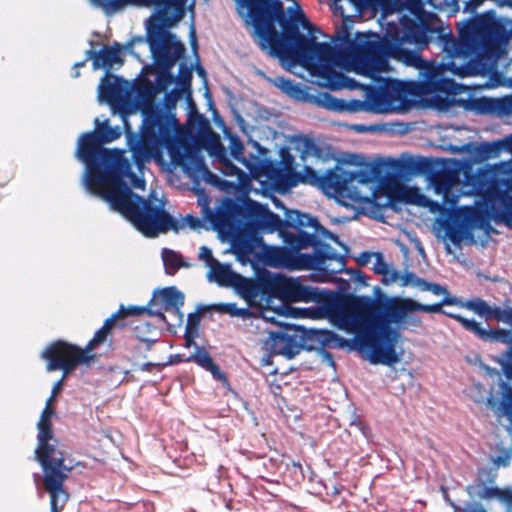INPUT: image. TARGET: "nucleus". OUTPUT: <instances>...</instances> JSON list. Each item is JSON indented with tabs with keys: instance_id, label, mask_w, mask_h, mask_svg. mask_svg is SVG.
I'll return each mask as SVG.
<instances>
[{
	"instance_id": "nucleus-1",
	"label": "nucleus",
	"mask_w": 512,
	"mask_h": 512,
	"mask_svg": "<svg viewBox=\"0 0 512 512\" xmlns=\"http://www.w3.org/2000/svg\"><path fill=\"white\" fill-rule=\"evenodd\" d=\"M459 298L447 295L440 302L422 304L411 298L386 297L375 300L368 296H353L338 311L340 327L355 335L359 349L372 364L393 366L400 362L396 351L400 336L398 329L418 328L422 325L414 312L441 313L457 321L461 327L481 341H506L504 331L482 328L480 322L460 314L448 312L443 306L459 307Z\"/></svg>"
},
{
	"instance_id": "nucleus-2",
	"label": "nucleus",
	"mask_w": 512,
	"mask_h": 512,
	"mask_svg": "<svg viewBox=\"0 0 512 512\" xmlns=\"http://www.w3.org/2000/svg\"><path fill=\"white\" fill-rule=\"evenodd\" d=\"M95 125L93 131L79 137L76 150V157L86 166L87 188L147 237L177 231L179 224L173 216L163 207L134 193L123 180L130 169L123 151L104 147L121 136L119 127H111L108 119L103 123L96 119Z\"/></svg>"
},
{
	"instance_id": "nucleus-3",
	"label": "nucleus",
	"mask_w": 512,
	"mask_h": 512,
	"mask_svg": "<svg viewBox=\"0 0 512 512\" xmlns=\"http://www.w3.org/2000/svg\"><path fill=\"white\" fill-rule=\"evenodd\" d=\"M249 216L266 233L277 231L284 247H270L266 251V262L270 266L291 270H328V262H336L329 271L333 274L345 270L346 257L338 254L321 238L330 239L348 252V247L339 237L320 224L318 219L297 210H287L285 219L272 212L266 205L251 201Z\"/></svg>"
},
{
	"instance_id": "nucleus-4",
	"label": "nucleus",
	"mask_w": 512,
	"mask_h": 512,
	"mask_svg": "<svg viewBox=\"0 0 512 512\" xmlns=\"http://www.w3.org/2000/svg\"><path fill=\"white\" fill-rule=\"evenodd\" d=\"M240 15L253 26L262 50L277 57L295 54L305 60H315L320 76L327 79L343 77L333 70L334 46L327 42H317L314 36L307 37L300 33V25L310 34L315 30L302 12L289 19L280 0H256L244 6Z\"/></svg>"
},
{
	"instance_id": "nucleus-5",
	"label": "nucleus",
	"mask_w": 512,
	"mask_h": 512,
	"mask_svg": "<svg viewBox=\"0 0 512 512\" xmlns=\"http://www.w3.org/2000/svg\"><path fill=\"white\" fill-rule=\"evenodd\" d=\"M508 40L505 26L492 15L483 14L470 20L459 32L456 39L449 33L441 36L443 52L449 58L446 63L435 62L422 64V90L425 93L454 92L455 81L443 76L445 71L454 75L465 76L471 70H477L483 59L497 57L501 47Z\"/></svg>"
},
{
	"instance_id": "nucleus-6",
	"label": "nucleus",
	"mask_w": 512,
	"mask_h": 512,
	"mask_svg": "<svg viewBox=\"0 0 512 512\" xmlns=\"http://www.w3.org/2000/svg\"><path fill=\"white\" fill-rule=\"evenodd\" d=\"M91 4L107 15L121 11L128 4L153 6L155 14L146 25V41L159 69L166 73L171 82L169 71L185 54V46L176 39L169 28L175 26L184 16L187 0H89Z\"/></svg>"
},
{
	"instance_id": "nucleus-7",
	"label": "nucleus",
	"mask_w": 512,
	"mask_h": 512,
	"mask_svg": "<svg viewBox=\"0 0 512 512\" xmlns=\"http://www.w3.org/2000/svg\"><path fill=\"white\" fill-rule=\"evenodd\" d=\"M155 93V86L149 80L135 86L144 118L140 134H127V144L137 164L149 160L158 148H170L175 142L178 121L175 115L154 102Z\"/></svg>"
},
{
	"instance_id": "nucleus-8",
	"label": "nucleus",
	"mask_w": 512,
	"mask_h": 512,
	"mask_svg": "<svg viewBox=\"0 0 512 512\" xmlns=\"http://www.w3.org/2000/svg\"><path fill=\"white\" fill-rule=\"evenodd\" d=\"M406 45H409L408 42L402 40L398 32L389 26L381 41L356 44L354 66L357 71L366 76L379 72L384 58H392L408 66L421 67L424 60L420 53L415 49L406 48Z\"/></svg>"
},
{
	"instance_id": "nucleus-9",
	"label": "nucleus",
	"mask_w": 512,
	"mask_h": 512,
	"mask_svg": "<svg viewBox=\"0 0 512 512\" xmlns=\"http://www.w3.org/2000/svg\"><path fill=\"white\" fill-rule=\"evenodd\" d=\"M459 307L474 312L487 322L481 324L482 328H488L491 331H504L507 333L506 341H487L488 343L506 344L505 351L498 358L502 373L508 380H512V307L501 308L500 306L490 305L485 300L475 297L468 300L459 299Z\"/></svg>"
},
{
	"instance_id": "nucleus-10",
	"label": "nucleus",
	"mask_w": 512,
	"mask_h": 512,
	"mask_svg": "<svg viewBox=\"0 0 512 512\" xmlns=\"http://www.w3.org/2000/svg\"><path fill=\"white\" fill-rule=\"evenodd\" d=\"M402 8L409 11L415 18L404 15L400 18V27L391 24L389 26L398 32L402 40L413 45L420 53L438 33L434 25L437 16L425 10L422 0H405Z\"/></svg>"
},
{
	"instance_id": "nucleus-11",
	"label": "nucleus",
	"mask_w": 512,
	"mask_h": 512,
	"mask_svg": "<svg viewBox=\"0 0 512 512\" xmlns=\"http://www.w3.org/2000/svg\"><path fill=\"white\" fill-rule=\"evenodd\" d=\"M37 429L38 444L35 450V458L42 467L44 477L68 478L71 468L66 467L63 453L57 450L53 444H50V440L53 439L51 417L40 416Z\"/></svg>"
},
{
	"instance_id": "nucleus-12",
	"label": "nucleus",
	"mask_w": 512,
	"mask_h": 512,
	"mask_svg": "<svg viewBox=\"0 0 512 512\" xmlns=\"http://www.w3.org/2000/svg\"><path fill=\"white\" fill-rule=\"evenodd\" d=\"M41 358L46 361L47 372L61 370L63 378H67L78 365L93 360L94 355L87 354V351L77 345L58 339L43 350Z\"/></svg>"
},
{
	"instance_id": "nucleus-13",
	"label": "nucleus",
	"mask_w": 512,
	"mask_h": 512,
	"mask_svg": "<svg viewBox=\"0 0 512 512\" xmlns=\"http://www.w3.org/2000/svg\"><path fill=\"white\" fill-rule=\"evenodd\" d=\"M434 163L428 174L429 181L435 194L442 196L443 205L452 210L459 200V195L453 189L460 185V173L464 167L455 159H440Z\"/></svg>"
},
{
	"instance_id": "nucleus-14",
	"label": "nucleus",
	"mask_w": 512,
	"mask_h": 512,
	"mask_svg": "<svg viewBox=\"0 0 512 512\" xmlns=\"http://www.w3.org/2000/svg\"><path fill=\"white\" fill-rule=\"evenodd\" d=\"M184 301V294L176 287L170 286L155 291L147 306H137V308H144L143 314L158 317L170 325L164 314L167 312L174 321L173 326H181L184 317L181 307Z\"/></svg>"
},
{
	"instance_id": "nucleus-15",
	"label": "nucleus",
	"mask_w": 512,
	"mask_h": 512,
	"mask_svg": "<svg viewBox=\"0 0 512 512\" xmlns=\"http://www.w3.org/2000/svg\"><path fill=\"white\" fill-rule=\"evenodd\" d=\"M412 93V84L398 79H385L378 88L368 91V100L376 113L390 112L398 108Z\"/></svg>"
},
{
	"instance_id": "nucleus-16",
	"label": "nucleus",
	"mask_w": 512,
	"mask_h": 512,
	"mask_svg": "<svg viewBox=\"0 0 512 512\" xmlns=\"http://www.w3.org/2000/svg\"><path fill=\"white\" fill-rule=\"evenodd\" d=\"M463 176V186L467 188L466 193L479 196L485 202L492 197L495 191L499 189L500 184L505 181L499 164L479 169L475 173L471 166H465Z\"/></svg>"
},
{
	"instance_id": "nucleus-17",
	"label": "nucleus",
	"mask_w": 512,
	"mask_h": 512,
	"mask_svg": "<svg viewBox=\"0 0 512 512\" xmlns=\"http://www.w3.org/2000/svg\"><path fill=\"white\" fill-rule=\"evenodd\" d=\"M143 311L144 308H137L135 305L125 307L121 304L119 309L104 321L102 327L95 332L83 350L89 354L92 350L106 342L114 327H124L127 317L143 315Z\"/></svg>"
},
{
	"instance_id": "nucleus-18",
	"label": "nucleus",
	"mask_w": 512,
	"mask_h": 512,
	"mask_svg": "<svg viewBox=\"0 0 512 512\" xmlns=\"http://www.w3.org/2000/svg\"><path fill=\"white\" fill-rule=\"evenodd\" d=\"M380 174V169L377 165L369 164L363 167L360 170L356 171H348L344 169H340L337 171L338 179V190H336V195L349 198L353 201L359 200L358 195H353L351 193V185L354 181L360 184H367L372 182L376 177Z\"/></svg>"
},
{
	"instance_id": "nucleus-19",
	"label": "nucleus",
	"mask_w": 512,
	"mask_h": 512,
	"mask_svg": "<svg viewBox=\"0 0 512 512\" xmlns=\"http://www.w3.org/2000/svg\"><path fill=\"white\" fill-rule=\"evenodd\" d=\"M323 299V292L318 288L302 284L299 280L284 278L281 298L283 302H320Z\"/></svg>"
},
{
	"instance_id": "nucleus-20",
	"label": "nucleus",
	"mask_w": 512,
	"mask_h": 512,
	"mask_svg": "<svg viewBox=\"0 0 512 512\" xmlns=\"http://www.w3.org/2000/svg\"><path fill=\"white\" fill-rule=\"evenodd\" d=\"M123 50L124 46L115 41L111 45H104L99 51H94L92 49L87 50L86 60H92V67L94 70L105 69L109 72L115 65H123Z\"/></svg>"
},
{
	"instance_id": "nucleus-21",
	"label": "nucleus",
	"mask_w": 512,
	"mask_h": 512,
	"mask_svg": "<svg viewBox=\"0 0 512 512\" xmlns=\"http://www.w3.org/2000/svg\"><path fill=\"white\" fill-rule=\"evenodd\" d=\"M181 362L196 363L201 368L209 371L214 379L222 382L223 384L228 383L226 374L221 371L219 366L213 361L210 353L204 347L196 346L195 351L186 358L180 354L175 355L167 364H176Z\"/></svg>"
},
{
	"instance_id": "nucleus-22",
	"label": "nucleus",
	"mask_w": 512,
	"mask_h": 512,
	"mask_svg": "<svg viewBox=\"0 0 512 512\" xmlns=\"http://www.w3.org/2000/svg\"><path fill=\"white\" fill-rule=\"evenodd\" d=\"M338 179L337 171L329 170L325 175H319L310 166H305L303 172L293 174L292 185L296 186L298 183L310 184L322 189L331 190L336 194L339 184Z\"/></svg>"
},
{
	"instance_id": "nucleus-23",
	"label": "nucleus",
	"mask_w": 512,
	"mask_h": 512,
	"mask_svg": "<svg viewBox=\"0 0 512 512\" xmlns=\"http://www.w3.org/2000/svg\"><path fill=\"white\" fill-rule=\"evenodd\" d=\"M499 391L501 394L500 399L491 392L485 404L498 421L503 417H507L512 424V385L506 381H500Z\"/></svg>"
},
{
	"instance_id": "nucleus-24",
	"label": "nucleus",
	"mask_w": 512,
	"mask_h": 512,
	"mask_svg": "<svg viewBox=\"0 0 512 512\" xmlns=\"http://www.w3.org/2000/svg\"><path fill=\"white\" fill-rule=\"evenodd\" d=\"M496 217L512 222V184L504 181L487 201Z\"/></svg>"
},
{
	"instance_id": "nucleus-25",
	"label": "nucleus",
	"mask_w": 512,
	"mask_h": 512,
	"mask_svg": "<svg viewBox=\"0 0 512 512\" xmlns=\"http://www.w3.org/2000/svg\"><path fill=\"white\" fill-rule=\"evenodd\" d=\"M66 479H55L54 476L43 477L44 489L50 494L51 512H61L69 499V493L64 488Z\"/></svg>"
},
{
	"instance_id": "nucleus-26",
	"label": "nucleus",
	"mask_w": 512,
	"mask_h": 512,
	"mask_svg": "<svg viewBox=\"0 0 512 512\" xmlns=\"http://www.w3.org/2000/svg\"><path fill=\"white\" fill-rule=\"evenodd\" d=\"M208 202L209 201L206 200L205 210L206 213L209 214L208 218L214 228L221 232H230L234 230L236 227V212L238 211L239 207L231 202L225 209L212 212L208 207Z\"/></svg>"
},
{
	"instance_id": "nucleus-27",
	"label": "nucleus",
	"mask_w": 512,
	"mask_h": 512,
	"mask_svg": "<svg viewBox=\"0 0 512 512\" xmlns=\"http://www.w3.org/2000/svg\"><path fill=\"white\" fill-rule=\"evenodd\" d=\"M285 276L282 274H272L263 269L257 274V283L259 287V295L268 298H281L283 283Z\"/></svg>"
},
{
	"instance_id": "nucleus-28",
	"label": "nucleus",
	"mask_w": 512,
	"mask_h": 512,
	"mask_svg": "<svg viewBox=\"0 0 512 512\" xmlns=\"http://www.w3.org/2000/svg\"><path fill=\"white\" fill-rule=\"evenodd\" d=\"M511 139L512 134L506 137L504 140L482 142L480 144L473 146L470 152L478 161H486L490 158L497 157L503 149H506L512 153V149L510 146Z\"/></svg>"
},
{
	"instance_id": "nucleus-29",
	"label": "nucleus",
	"mask_w": 512,
	"mask_h": 512,
	"mask_svg": "<svg viewBox=\"0 0 512 512\" xmlns=\"http://www.w3.org/2000/svg\"><path fill=\"white\" fill-rule=\"evenodd\" d=\"M267 81L295 101H307L309 98L306 87L289 78L283 76L268 77Z\"/></svg>"
},
{
	"instance_id": "nucleus-30",
	"label": "nucleus",
	"mask_w": 512,
	"mask_h": 512,
	"mask_svg": "<svg viewBox=\"0 0 512 512\" xmlns=\"http://www.w3.org/2000/svg\"><path fill=\"white\" fill-rule=\"evenodd\" d=\"M496 480V473L491 468H478L477 477L474 482L466 487V492L471 497H478L484 500V490L494 489L492 486Z\"/></svg>"
},
{
	"instance_id": "nucleus-31",
	"label": "nucleus",
	"mask_w": 512,
	"mask_h": 512,
	"mask_svg": "<svg viewBox=\"0 0 512 512\" xmlns=\"http://www.w3.org/2000/svg\"><path fill=\"white\" fill-rule=\"evenodd\" d=\"M340 44L334 45V62L333 69L335 67L345 68L349 64L354 65V50L356 49V43L349 38L346 34L339 38Z\"/></svg>"
},
{
	"instance_id": "nucleus-32",
	"label": "nucleus",
	"mask_w": 512,
	"mask_h": 512,
	"mask_svg": "<svg viewBox=\"0 0 512 512\" xmlns=\"http://www.w3.org/2000/svg\"><path fill=\"white\" fill-rule=\"evenodd\" d=\"M262 173L277 188L287 189L293 187L292 178L277 161L266 163L263 166Z\"/></svg>"
},
{
	"instance_id": "nucleus-33",
	"label": "nucleus",
	"mask_w": 512,
	"mask_h": 512,
	"mask_svg": "<svg viewBox=\"0 0 512 512\" xmlns=\"http://www.w3.org/2000/svg\"><path fill=\"white\" fill-rule=\"evenodd\" d=\"M231 287H234L241 297L248 302L254 301L259 296L257 277L251 279L237 273Z\"/></svg>"
},
{
	"instance_id": "nucleus-34",
	"label": "nucleus",
	"mask_w": 512,
	"mask_h": 512,
	"mask_svg": "<svg viewBox=\"0 0 512 512\" xmlns=\"http://www.w3.org/2000/svg\"><path fill=\"white\" fill-rule=\"evenodd\" d=\"M229 264H221L219 261L214 262L208 272L209 281H214L220 286L231 287L236 277Z\"/></svg>"
},
{
	"instance_id": "nucleus-35",
	"label": "nucleus",
	"mask_w": 512,
	"mask_h": 512,
	"mask_svg": "<svg viewBox=\"0 0 512 512\" xmlns=\"http://www.w3.org/2000/svg\"><path fill=\"white\" fill-rule=\"evenodd\" d=\"M434 161L435 160L426 157H409L401 163L400 168L410 174H429L432 166L435 165Z\"/></svg>"
},
{
	"instance_id": "nucleus-36",
	"label": "nucleus",
	"mask_w": 512,
	"mask_h": 512,
	"mask_svg": "<svg viewBox=\"0 0 512 512\" xmlns=\"http://www.w3.org/2000/svg\"><path fill=\"white\" fill-rule=\"evenodd\" d=\"M107 74L99 85V96L106 102L112 104L121 98L120 87L109 79Z\"/></svg>"
},
{
	"instance_id": "nucleus-37",
	"label": "nucleus",
	"mask_w": 512,
	"mask_h": 512,
	"mask_svg": "<svg viewBox=\"0 0 512 512\" xmlns=\"http://www.w3.org/2000/svg\"><path fill=\"white\" fill-rule=\"evenodd\" d=\"M192 77H193V75H192L191 68L187 67L185 63H181L179 66L177 83L182 90L187 91L188 106L191 109H196V105L193 102V99L191 97V92H190Z\"/></svg>"
},
{
	"instance_id": "nucleus-38",
	"label": "nucleus",
	"mask_w": 512,
	"mask_h": 512,
	"mask_svg": "<svg viewBox=\"0 0 512 512\" xmlns=\"http://www.w3.org/2000/svg\"><path fill=\"white\" fill-rule=\"evenodd\" d=\"M162 258L167 274L173 275L184 266L182 255L173 250L163 249Z\"/></svg>"
},
{
	"instance_id": "nucleus-39",
	"label": "nucleus",
	"mask_w": 512,
	"mask_h": 512,
	"mask_svg": "<svg viewBox=\"0 0 512 512\" xmlns=\"http://www.w3.org/2000/svg\"><path fill=\"white\" fill-rule=\"evenodd\" d=\"M483 496L484 500L496 498L506 505L508 510L512 509V488L500 489L495 487L494 489H486Z\"/></svg>"
},
{
	"instance_id": "nucleus-40",
	"label": "nucleus",
	"mask_w": 512,
	"mask_h": 512,
	"mask_svg": "<svg viewBox=\"0 0 512 512\" xmlns=\"http://www.w3.org/2000/svg\"><path fill=\"white\" fill-rule=\"evenodd\" d=\"M278 164L293 178V174H297L295 171V157L291 154L290 149L283 147L280 149V161Z\"/></svg>"
},
{
	"instance_id": "nucleus-41",
	"label": "nucleus",
	"mask_w": 512,
	"mask_h": 512,
	"mask_svg": "<svg viewBox=\"0 0 512 512\" xmlns=\"http://www.w3.org/2000/svg\"><path fill=\"white\" fill-rule=\"evenodd\" d=\"M343 112H350V113H356L360 111H370L372 110V103L368 98L366 100H358V99H351V100H344L343 105Z\"/></svg>"
},
{
	"instance_id": "nucleus-42",
	"label": "nucleus",
	"mask_w": 512,
	"mask_h": 512,
	"mask_svg": "<svg viewBox=\"0 0 512 512\" xmlns=\"http://www.w3.org/2000/svg\"><path fill=\"white\" fill-rule=\"evenodd\" d=\"M153 326L149 323H141L135 327V334L139 342L143 343L146 351H150L153 345L157 342L156 338L145 337L143 331H149Z\"/></svg>"
},
{
	"instance_id": "nucleus-43",
	"label": "nucleus",
	"mask_w": 512,
	"mask_h": 512,
	"mask_svg": "<svg viewBox=\"0 0 512 512\" xmlns=\"http://www.w3.org/2000/svg\"><path fill=\"white\" fill-rule=\"evenodd\" d=\"M270 350L272 354L282 355L287 341V334L278 332L270 335Z\"/></svg>"
},
{
	"instance_id": "nucleus-44",
	"label": "nucleus",
	"mask_w": 512,
	"mask_h": 512,
	"mask_svg": "<svg viewBox=\"0 0 512 512\" xmlns=\"http://www.w3.org/2000/svg\"><path fill=\"white\" fill-rule=\"evenodd\" d=\"M300 158L305 161L308 156H320L321 148L311 138H305L302 143Z\"/></svg>"
},
{
	"instance_id": "nucleus-45",
	"label": "nucleus",
	"mask_w": 512,
	"mask_h": 512,
	"mask_svg": "<svg viewBox=\"0 0 512 512\" xmlns=\"http://www.w3.org/2000/svg\"><path fill=\"white\" fill-rule=\"evenodd\" d=\"M285 343V349L282 355L287 359H292L300 353L302 345L297 342L294 336L287 335V341Z\"/></svg>"
},
{
	"instance_id": "nucleus-46",
	"label": "nucleus",
	"mask_w": 512,
	"mask_h": 512,
	"mask_svg": "<svg viewBox=\"0 0 512 512\" xmlns=\"http://www.w3.org/2000/svg\"><path fill=\"white\" fill-rule=\"evenodd\" d=\"M334 336L335 334L331 331L309 330L304 333V338L315 339L322 343L329 342Z\"/></svg>"
},
{
	"instance_id": "nucleus-47",
	"label": "nucleus",
	"mask_w": 512,
	"mask_h": 512,
	"mask_svg": "<svg viewBox=\"0 0 512 512\" xmlns=\"http://www.w3.org/2000/svg\"><path fill=\"white\" fill-rule=\"evenodd\" d=\"M376 261L373 266V271L376 274L382 275L383 278H387L390 267L389 265L384 261L383 255L381 253H375Z\"/></svg>"
},
{
	"instance_id": "nucleus-48",
	"label": "nucleus",
	"mask_w": 512,
	"mask_h": 512,
	"mask_svg": "<svg viewBox=\"0 0 512 512\" xmlns=\"http://www.w3.org/2000/svg\"><path fill=\"white\" fill-rule=\"evenodd\" d=\"M324 99H325V106L328 109L338 111V112H343L344 99H338L328 93H326L324 95Z\"/></svg>"
},
{
	"instance_id": "nucleus-49",
	"label": "nucleus",
	"mask_w": 512,
	"mask_h": 512,
	"mask_svg": "<svg viewBox=\"0 0 512 512\" xmlns=\"http://www.w3.org/2000/svg\"><path fill=\"white\" fill-rule=\"evenodd\" d=\"M200 320H201L200 312H194V313L188 314L185 331H189V332L198 334Z\"/></svg>"
},
{
	"instance_id": "nucleus-50",
	"label": "nucleus",
	"mask_w": 512,
	"mask_h": 512,
	"mask_svg": "<svg viewBox=\"0 0 512 512\" xmlns=\"http://www.w3.org/2000/svg\"><path fill=\"white\" fill-rule=\"evenodd\" d=\"M445 230L448 238L454 244H458L462 240V231L460 227L456 226L455 224L448 223Z\"/></svg>"
},
{
	"instance_id": "nucleus-51",
	"label": "nucleus",
	"mask_w": 512,
	"mask_h": 512,
	"mask_svg": "<svg viewBox=\"0 0 512 512\" xmlns=\"http://www.w3.org/2000/svg\"><path fill=\"white\" fill-rule=\"evenodd\" d=\"M473 108L481 113L489 112L493 108V101L489 98H479L473 101Z\"/></svg>"
},
{
	"instance_id": "nucleus-52",
	"label": "nucleus",
	"mask_w": 512,
	"mask_h": 512,
	"mask_svg": "<svg viewBox=\"0 0 512 512\" xmlns=\"http://www.w3.org/2000/svg\"><path fill=\"white\" fill-rule=\"evenodd\" d=\"M198 257L200 260L204 261L206 266L209 268L214 264V262L218 261L216 258H214L211 249L207 246L200 247Z\"/></svg>"
},
{
	"instance_id": "nucleus-53",
	"label": "nucleus",
	"mask_w": 512,
	"mask_h": 512,
	"mask_svg": "<svg viewBox=\"0 0 512 512\" xmlns=\"http://www.w3.org/2000/svg\"><path fill=\"white\" fill-rule=\"evenodd\" d=\"M217 312L228 314L232 317L236 315L237 305L235 303H220L214 306Z\"/></svg>"
},
{
	"instance_id": "nucleus-54",
	"label": "nucleus",
	"mask_w": 512,
	"mask_h": 512,
	"mask_svg": "<svg viewBox=\"0 0 512 512\" xmlns=\"http://www.w3.org/2000/svg\"><path fill=\"white\" fill-rule=\"evenodd\" d=\"M222 172L227 176H239L242 173V170L234 165L231 161L226 160L223 162Z\"/></svg>"
},
{
	"instance_id": "nucleus-55",
	"label": "nucleus",
	"mask_w": 512,
	"mask_h": 512,
	"mask_svg": "<svg viewBox=\"0 0 512 512\" xmlns=\"http://www.w3.org/2000/svg\"><path fill=\"white\" fill-rule=\"evenodd\" d=\"M499 168L503 171L505 181L512 184V158L509 161L499 163Z\"/></svg>"
},
{
	"instance_id": "nucleus-56",
	"label": "nucleus",
	"mask_w": 512,
	"mask_h": 512,
	"mask_svg": "<svg viewBox=\"0 0 512 512\" xmlns=\"http://www.w3.org/2000/svg\"><path fill=\"white\" fill-rule=\"evenodd\" d=\"M418 278L419 277L413 272H405L402 276L400 275L403 286L411 285L415 287Z\"/></svg>"
},
{
	"instance_id": "nucleus-57",
	"label": "nucleus",
	"mask_w": 512,
	"mask_h": 512,
	"mask_svg": "<svg viewBox=\"0 0 512 512\" xmlns=\"http://www.w3.org/2000/svg\"><path fill=\"white\" fill-rule=\"evenodd\" d=\"M346 272L351 274L353 279L356 282H358V283H360L362 285H367V282H366L367 277H366L365 273H363L362 271L354 270V269H348V270H346Z\"/></svg>"
},
{
	"instance_id": "nucleus-58",
	"label": "nucleus",
	"mask_w": 512,
	"mask_h": 512,
	"mask_svg": "<svg viewBox=\"0 0 512 512\" xmlns=\"http://www.w3.org/2000/svg\"><path fill=\"white\" fill-rule=\"evenodd\" d=\"M429 292H431V293H433L434 295H437V296L444 295V297L447 296V295H451L448 292V290H447V288L445 286H442V285H440L438 283H432Z\"/></svg>"
},
{
	"instance_id": "nucleus-59",
	"label": "nucleus",
	"mask_w": 512,
	"mask_h": 512,
	"mask_svg": "<svg viewBox=\"0 0 512 512\" xmlns=\"http://www.w3.org/2000/svg\"><path fill=\"white\" fill-rule=\"evenodd\" d=\"M372 256H375V253L364 251L356 258V261L359 266H365L370 262Z\"/></svg>"
},
{
	"instance_id": "nucleus-60",
	"label": "nucleus",
	"mask_w": 512,
	"mask_h": 512,
	"mask_svg": "<svg viewBox=\"0 0 512 512\" xmlns=\"http://www.w3.org/2000/svg\"><path fill=\"white\" fill-rule=\"evenodd\" d=\"M463 512H487V510L480 503H469Z\"/></svg>"
},
{
	"instance_id": "nucleus-61",
	"label": "nucleus",
	"mask_w": 512,
	"mask_h": 512,
	"mask_svg": "<svg viewBox=\"0 0 512 512\" xmlns=\"http://www.w3.org/2000/svg\"><path fill=\"white\" fill-rule=\"evenodd\" d=\"M65 379L66 378H63V376H62L61 379H59L57 382L54 383L50 398L55 399V397L60 393V391L63 388Z\"/></svg>"
},
{
	"instance_id": "nucleus-62",
	"label": "nucleus",
	"mask_w": 512,
	"mask_h": 512,
	"mask_svg": "<svg viewBox=\"0 0 512 512\" xmlns=\"http://www.w3.org/2000/svg\"><path fill=\"white\" fill-rule=\"evenodd\" d=\"M54 399L53 398H48L47 401H46V404H45V407L41 413V416H47V417H52V415L54 414V409L52 407V403H53Z\"/></svg>"
},
{
	"instance_id": "nucleus-63",
	"label": "nucleus",
	"mask_w": 512,
	"mask_h": 512,
	"mask_svg": "<svg viewBox=\"0 0 512 512\" xmlns=\"http://www.w3.org/2000/svg\"><path fill=\"white\" fill-rule=\"evenodd\" d=\"M399 279H400V272H398L395 269L390 268V272H389L387 278H383V282L385 284H388V283L396 282Z\"/></svg>"
},
{
	"instance_id": "nucleus-64",
	"label": "nucleus",
	"mask_w": 512,
	"mask_h": 512,
	"mask_svg": "<svg viewBox=\"0 0 512 512\" xmlns=\"http://www.w3.org/2000/svg\"><path fill=\"white\" fill-rule=\"evenodd\" d=\"M185 220L187 221L188 225L193 229L200 228L202 226L201 220L193 215H187Z\"/></svg>"
}]
</instances>
